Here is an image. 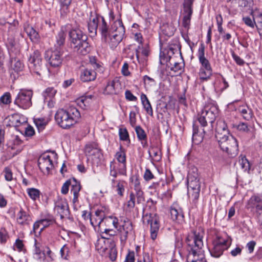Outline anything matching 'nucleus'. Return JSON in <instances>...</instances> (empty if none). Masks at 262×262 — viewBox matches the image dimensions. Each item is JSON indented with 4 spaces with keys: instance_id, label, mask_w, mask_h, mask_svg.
<instances>
[{
    "instance_id": "f257e3e1",
    "label": "nucleus",
    "mask_w": 262,
    "mask_h": 262,
    "mask_svg": "<svg viewBox=\"0 0 262 262\" xmlns=\"http://www.w3.org/2000/svg\"><path fill=\"white\" fill-rule=\"evenodd\" d=\"M204 232L203 231H195L192 236H189L187 238V242L188 246L191 247V250L188 255L187 262H205L204 257H199L198 252L204 246L203 238Z\"/></svg>"
},
{
    "instance_id": "f03ea898",
    "label": "nucleus",
    "mask_w": 262,
    "mask_h": 262,
    "mask_svg": "<svg viewBox=\"0 0 262 262\" xmlns=\"http://www.w3.org/2000/svg\"><path fill=\"white\" fill-rule=\"evenodd\" d=\"M80 117L79 111L75 107L71 106L67 110L57 111L55 119L57 123L63 128L67 129L75 124Z\"/></svg>"
},
{
    "instance_id": "7ed1b4c3",
    "label": "nucleus",
    "mask_w": 262,
    "mask_h": 262,
    "mask_svg": "<svg viewBox=\"0 0 262 262\" xmlns=\"http://www.w3.org/2000/svg\"><path fill=\"white\" fill-rule=\"evenodd\" d=\"M69 34L71 46L75 52L82 55L89 53L91 48L85 34L78 29H73L69 32Z\"/></svg>"
},
{
    "instance_id": "20e7f679",
    "label": "nucleus",
    "mask_w": 262,
    "mask_h": 262,
    "mask_svg": "<svg viewBox=\"0 0 262 262\" xmlns=\"http://www.w3.org/2000/svg\"><path fill=\"white\" fill-rule=\"evenodd\" d=\"M213 248L210 251L211 255L215 257H219L227 250L231 244V240L228 238L217 236L214 241Z\"/></svg>"
},
{
    "instance_id": "39448f33",
    "label": "nucleus",
    "mask_w": 262,
    "mask_h": 262,
    "mask_svg": "<svg viewBox=\"0 0 262 262\" xmlns=\"http://www.w3.org/2000/svg\"><path fill=\"white\" fill-rule=\"evenodd\" d=\"M199 122L202 127H204L207 125V120L204 119V117L201 114H198V118L196 120L193 121V134L192 141L195 144H199L203 140L204 136L205 134L204 129H202V132H199V126L198 125Z\"/></svg>"
},
{
    "instance_id": "423d86ee",
    "label": "nucleus",
    "mask_w": 262,
    "mask_h": 262,
    "mask_svg": "<svg viewBox=\"0 0 262 262\" xmlns=\"http://www.w3.org/2000/svg\"><path fill=\"white\" fill-rule=\"evenodd\" d=\"M32 91L20 90L15 99L14 104L20 108L28 109L32 105Z\"/></svg>"
},
{
    "instance_id": "0eeeda50",
    "label": "nucleus",
    "mask_w": 262,
    "mask_h": 262,
    "mask_svg": "<svg viewBox=\"0 0 262 262\" xmlns=\"http://www.w3.org/2000/svg\"><path fill=\"white\" fill-rule=\"evenodd\" d=\"M120 225L118 227V231L120 236L121 243L124 244L128 238V235L132 234L133 225L132 222L127 218L121 220Z\"/></svg>"
},
{
    "instance_id": "6e6552de",
    "label": "nucleus",
    "mask_w": 262,
    "mask_h": 262,
    "mask_svg": "<svg viewBox=\"0 0 262 262\" xmlns=\"http://www.w3.org/2000/svg\"><path fill=\"white\" fill-rule=\"evenodd\" d=\"M29 68L31 71L40 75L42 67V60L40 53L36 50L30 55L28 60Z\"/></svg>"
},
{
    "instance_id": "1a4fd4ad",
    "label": "nucleus",
    "mask_w": 262,
    "mask_h": 262,
    "mask_svg": "<svg viewBox=\"0 0 262 262\" xmlns=\"http://www.w3.org/2000/svg\"><path fill=\"white\" fill-rule=\"evenodd\" d=\"M225 144L221 143V141H218L221 149L230 155L234 156L238 152V144L236 139L232 136H229L225 138Z\"/></svg>"
},
{
    "instance_id": "9d476101",
    "label": "nucleus",
    "mask_w": 262,
    "mask_h": 262,
    "mask_svg": "<svg viewBox=\"0 0 262 262\" xmlns=\"http://www.w3.org/2000/svg\"><path fill=\"white\" fill-rule=\"evenodd\" d=\"M55 156L52 154V156L43 154L38 159V165L40 170L45 174H49L54 167V163L53 159Z\"/></svg>"
},
{
    "instance_id": "9b49d317",
    "label": "nucleus",
    "mask_w": 262,
    "mask_h": 262,
    "mask_svg": "<svg viewBox=\"0 0 262 262\" xmlns=\"http://www.w3.org/2000/svg\"><path fill=\"white\" fill-rule=\"evenodd\" d=\"M144 219L150 225V234L152 240H155L157 237L160 228V221L158 216L155 213L146 214Z\"/></svg>"
},
{
    "instance_id": "f8f14e48",
    "label": "nucleus",
    "mask_w": 262,
    "mask_h": 262,
    "mask_svg": "<svg viewBox=\"0 0 262 262\" xmlns=\"http://www.w3.org/2000/svg\"><path fill=\"white\" fill-rule=\"evenodd\" d=\"M62 52L59 49L48 50L46 53L45 57L49 58L50 64L54 68H58L61 66L62 62Z\"/></svg>"
},
{
    "instance_id": "ddd939ff",
    "label": "nucleus",
    "mask_w": 262,
    "mask_h": 262,
    "mask_svg": "<svg viewBox=\"0 0 262 262\" xmlns=\"http://www.w3.org/2000/svg\"><path fill=\"white\" fill-rule=\"evenodd\" d=\"M188 189H200L198 169L196 167L192 168L188 172L187 176Z\"/></svg>"
},
{
    "instance_id": "4468645a",
    "label": "nucleus",
    "mask_w": 262,
    "mask_h": 262,
    "mask_svg": "<svg viewBox=\"0 0 262 262\" xmlns=\"http://www.w3.org/2000/svg\"><path fill=\"white\" fill-rule=\"evenodd\" d=\"M110 168V175L114 178H116L118 174L126 175V164L117 162L116 161L114 160L111 162Z\"/></svg>"
},
{
    "instance_id": "2eb2a0df",
    "label": "nucleus",
    "mask_w": 262,
    "mask_h": 262,
    "mask_svg": "<svg viewBox=\"0 0 262 262\" xmlns=\"http://www.w3.org/2000/svg\"><path fill=\"white\" fill-rule=\"evenodd\" d=\"M109 33L114 35L117 38L123 39L125 33V28L121 19L115 21L109 29Z\"/></svg>"
},
{
    "instance_id": "dca6fc26",
    "label": "nucleus",
    "mask_w": 262,
    "mask_h": 262,
    "mask_svg": "<svg viewBox=\"0 0 262 262\" xmlns=\"http://www.w3.org/2000/svg\"><path fill=\"white\" fill-rule=\"evenodd\" d=\"M104 210L103 208L98 209L95 212L94 215H91L90 217L91 224L94 228L98 226L100 231H102L101 226L103 223L104 217L105 216Z\"/></svg>"
},
{
    "instance_id": "f3484780",
    "label": "nucleus",
    "mask_w": 262,
    "mask_h": 262,
    "mask_svg": "<svg viewBox=\"0 0 262 262\" xmlns=\"http://www.w3.org/2000/svg\"><path fill=\"white\" fill-rule=\"evenodd\" d=\"M56 93V90L53 87L47 88L42 92V95L44 98V102L47 103L49 108L53 107L55 104V96Z\"/></svg>"
},
{
    "instance_id": "a211bd4d",
    "label": "nucleus",
    "mask_w": 262,
    "mask_h": 262,
    "mask_svg": "<svg viewBox=\"0 0 262 262\" xmlns=\"http://www.w3.org/2000/svg\"><path fill=\"white\" fill-rule=\"evenodd\" d=\"M205 48L203 43H201L198 49V57L202 67L200 69L212 70L210 63L209 60L205 56Z\"/></svg>"
},
{
    "instance_id": "6ab92c4d",
    "label": "nucleus",
    "mask_w": 262,
    "mask_h": 262,
    "mask_svg": "<svg viewBox=\"0 0 262 262\" xmlns=\"http://www.w3.org/2000/svg\"><path fill=\"white\" fill-rule=\"evenodd\" d=\"M85 153L87 156L92 158L94 156L97 158H100L102 155L100 149L95 142L90 143L85 145Z\"/></svg>"
},
{
    "instance_id": "aec40b11",
    "label": "nucleus",
    "mask_w": 262,
    "mask_h": 262,
    "mask_svg": "<svg viewBox=\"0 0 262 262\" xmlns=\"http://www.w3.org/2000/svg\"><path fill=\"white\" fill-rule=\"evenodd\" d=\"M120 83L118 80H110L107 82L103 90V94L105 95H113L119 93Z\"/></svg>"
},
{
    "instance_id": "412c9836",
    "label": "nucleus",
    "mask_w": 262,
    "mask_h": 262,
    "mask_svg": "<svg viewBox=\"0 0 262 262\" xmlns=\"http://www.w3.org/2000/svg\"><path fill=\"white\" fill-rule=\"evenodd\" d=\"M103 223H104L107 228H106L104 229H102V232H103L106 234H109L111 231H112L113 228H118V220L115 216H104Z\"/></svg>"
},
{
    "instance_id": "4be33fe9",
    "label": "nucleus",
    "mask_w": 262,
    "mask_h": 262,
    "mask_svg": "<svg viewBox=\"0 0 262 262\" xmlns=\"http://www.w3.org/2000/svg\"><path fill=\"white\" fill-rule=\"evenodd\" d=\"M134 189L137 196V204L143 203L145 201V198L143 191L141 189L140 182L137 178L133 180Z\"/></svg>"
},
{
    "instance_id": "5701e85b",
    "label": "nucleus",
    "mask_w": 262,
    "mask_h": 262,
    "mask_svg": "<svg viewBox=\"0 0 262 262\" xmlns=\"http://www.w3.org/2000/svg\"><path fill=\"white\" fill-rule=\"evenodd\" d=\"M126 183L122 180H117L116 178L112 180V187L117 192V194L122 196L125 191V186Z\"/></svg>"
},
{
    "instance_id": "b1692460",
    "label": "nucleus",
    "mask_w": 262,
    "mask_h": 262,
    "mask_svg": "<svg viewBox=\"0 0 262 262\" xmlns=\"http://www.w3.org/2000/svg\"><path fill=\"white\" fill-rule=\"evenodd\" d=\"M55 209L60 214L61 217L67 215L68 213V204L65 200L60 199L55 204Z\"/></svg>"
},
{
    "instance_id": "393cba45",
    "label": "nucleus",
    "mask_w": 262,
    "mask_h": 262,
    "mask_svg": "<svg viewBox=\"0 0 262 262\" xmlns=\"http://www.w3.org/2000/svg\"><path fill=\"white\" fill-rule=\"evenodd\" d=\"M16 221L19 225H29L32 221V219L28 213L21 209L17 213Z\"/></svg>"
},
{
    "instance_id": "a878e982",
    "label": "nucleus",
    "mask_w": 262,
    "mask_h": 262,
    "mask_svg": "<svg viewBox=\"0 0 262 262\" xmlns=\"http://www.w3.org/2000/svg\"><path fill=\"white\" fill-rule=\"evenodd\" d=\"M10 56L11 69L16 73L22 71L24 68V64L20 59L17 57H14L12 53H10Z\"/></svg>"
},
{
    "instance_id": "bb28decb",
    "label": "nucleus",
    "mask_w": 262,
    "mask_h": 262,
    "mask_svg": "<svg viewBox=\"0 0 262 262\" xmlns=\"http://www.w3.org/2000/svg\"><path fill=\"white\" fill-rule=\"evenodd\" d=\"M204 110L206 112L205 115L208 116L207 120L208 122L212 124L218 114V109L214 105H207L204 107Z\"/></svg>"
},
{
    "instance_id": "cd10ccee",
    "label": "nucleus",
    "mask_w": 262,
    "mask_h": 262,
    "mask_svg": "<svg viewBox=\"0 0 262 262\" xmlns=\"http://www.w3.org/2000/svg\"><path fill=\"white\" fill-rule=\"evenodd\" d=\"M96 78V73L93 70L84 69L81 72L80 78L83 82H89L94 80Z\"/></svg>"
},
{
    "instance_id": "c85d7f7f",
    "label": "nucleus",
    "mask_w": 262,
    "mask_h": 262,
    "mask_svg": "<svg viewBox=\"0 0 262 262\" xmlns=\"http://www.w3.org/2000/svg\"><path fill=\"white\" fill-rule=\"evenodd\" d=\"M71 192L73 194V203L76 205L78 203V197L79 196V191L81 189L80 183L77 182L75 179L72 180L71 184Z\"/></svg>"
},
{
    "instance_id": "c756f323",
    "label": "nucleus",
    "mask_w": 262,
    "mask_h": 262,
    "mask_svg": "<svg viewBox=\"0 0 262 262\" xmlns=\"http://www.w3.org/2000/svg\"><path fill=\"white\" fill-rule=\"evenodd\" d=\"M99 18L96 15H90L88 24V30L92 36H95L97 33Z\"/></svg>"
},
{
    "instance_id": "7c9ffc66",
    "label": "nucleus",
    "mask_w": 262,
    "mask_h": 262,
    "mask_svg": "<svg viewBox=\"0 0 262 262\" xmlns=\"http://www.w3.org/2000/svg\"><path fill=\"white\" fill-rule=\"evenodd\" d=\"M249 207L256 208L257 210L262 209V193L251 197L248 201Z\"/></svg>"
},
{
    "instance_id": "2f4dec72",
    "label": "nucleus",
    "mask_w": 262,
    "mask_h": 262,
    "mask_svg": "<svg viewBox=\"0 0 262 262\" xmlns=\"http://www.w3.org/2000/svg\"><path fill=\"white\" fill-rule=\"evenodd\" d=\"M67 32L65 28L62 27L56 36V43L54 45L55 49H60V48L63 46L65 42Z\"/></svg>"
},
{
    "instance_id": "473e14b6",
    "label": "nucleus",
    "mask_w": 262,
    "mask_h": 262,
    "mask_svg": "<svg viewBox=\"0 0 262 262\" xmlns=\"http://www.w3.org/2000/svg\"><path fill=\"white\" fill-rule=\"evenodd\" d=\"M171 219L179 224L184 221V214L181 208L171 207L170 209Z\"/></svg>"
},
{
    "instance_id": "72a5a7b5",
    "label": "nucleus",
    "mask_w": 262,
    "mask_h": 262,
    "mask_svg": "<svg viewBox=\"0 0 262 262\" xmlns=\"http://www.w3.org/2000/svg\"><path fill=\"white\" fill-rule=\"evenodd\" d=\"M92 101V96H82L76 100V104L84 110L88 107Z\"/></svg>"
},
{
    "instance_id": "f704fd0d",
    "label": "nucleus",
    "mask_w": 262,
    "mask_h": 262,
    "mask_svg": "<svg viewBox=\"0 0 262 262\" xmlns=\"http://www.w3.org/2000/svg\"><path fill=\"white\" fill-rule=\"evenodd\" d=\"M237 111L242 116L243 118L246 120H249L252 117V111L246 105L239 106L237 108Z\"/></svg>"
},
{
    "instance_id": "c9c22d12",
    "label": "nucleus",
    "mask_w": 262,
    "mask_h": 262,
    "mask_svg": "<svg viewBox=\"0 0 262 262\" xmlns=\"http://www.w3.org/2000/svg\"><path fill=\"white\" fill-rule=\"evenodd\" d=\"M24 29L32 41L37 42L39 41V34L32 26L27 25L25 27Z\"/></svg>"
},
{
    "instance_id": "e433bc0d",
    "label": "nucleus",
    "mask_w": 262,
    "mask_h": 262,
    "mask_svg": "<svg viewBox=\"0 0 262 262\" xmlns=\"http://www.w3.org/2000/svg\"><path fill=\"white\" fill-rule=\"evenodd\" d=\"M103 39L112 49L116 48L122 40L118 37H116L115 36L110 33L107 36L106 38H103Z\"/></svg>"
},
{
    "instance_id": "4c0bfd02",
    "label": "nucleus",
    "mask_w": 262,
    "mask_h": 262,
    "mask_svg": "<svg viewBox=\"0 0 262 262\" xmlns=\"http://www.w3.org/2000/svg\"><path fill=\"white\" fill-rule=\"evenodd\" d=\"M141 100L142 105L146 113L150 116H153V110L151 104L146 95L143 93L141 95Z\"/></svg>"
},
{
    "instance_id": "58836bf2",
    "label": "nucleus",
    "mask_w": 262,
    "mask_h": 262,
    "mask_svg": "<svg viewBox=\"0 0 262 262\" xmlns=\"http://www.w3.org/2000/svg\"><path fill=\"white\" fill-rule=\"evenodd\" d=\"M137 196L136 192H131L129 195V200L124 205V209L126 211L131 212L135 206V202Z\"/></svg>"
},
{
    "instance_id": "ea45409f",
    "label": "nucleus",
    "mask_w": 262,
    "mask_h": 262,
    "mask_svg": "<svg viewBox=\"0 0 262 262\" xmlns=\"http://www.w3.org/2000/svg\"><path fill=\"white\" fill-rule=\"evenodd\" d=\"M228 129L227 124L223 120H219L216 123V126L215 128L216 134L215 137L216 139H221V132H224V130Z\"/></svg>"
},
{
    "instance_id": "a19ab883",
    "label": "nucleus",
    "mask_w": 262,
    "mask_h": 262,
    "mask_svg": "<svg viewBox=\"0 0 262 262\" xmlns=\"http://www.w3.org/2000/svg\"><path fill=\"white\" fill-rule=\"evenodd\" d=\"M239 165L241 169L245 172H249L250 169V165L245 156H240L238 160Z\"/></svg>"
},
{
    "instance_id": "79ce46f5",
    "label": "nucleus",
    "mask_w": 262,
    "mask_h": 262,
    "mask_svg": "<svg viewBox=\"0 0 262 262\" xmlns=\"http://www.w3.org/2000/svg\"><path fill=\"white\" fill-rule=\"evenodd\" d=\"M71 2L72 0H59L62 15L66 14L68 13Z\"/></svg>"
},
{
    "instance_id": "37998d69",
    "label": "nucleus",
    "mask_w": 262,
    "mask_h": 262,
    "mask_svg": "<svg viewBox=\"0 0 262 262\" xmlns=\"http://www.w3.org/2000/svg\"><path fill=\"white\" fill-rule=\"evenodd\" d=\"M99 29L101 32L102 38H106L107 36L109 34V30L103 17L102 18V23Z\"/></svg>"
},
{
    "instance_id": "c03bdc74",
    "label": "nucleus",
    "mask_w": 262,
    "mask_h": 262,
    "mask_svg": "<svg viewBox=\"0 0 262 262\" xmlns=\"http://www.w3.org/2000/svg\"><path fill=\"white\" fill-rule=\"evenodd\" d=\"M200 189H188V195L189 198L191 199L192 202L195 204L199 198Z\"/></svg>"
},
{
    "instance_id": "a18cd8bd",
    "label": "nucleus",
    "mask_w": 262,
    "mask_h": 262,
    "mask_svg": "<svg viewBox=\"0 0 262 262\" xmlns=\"http://www.w3.org/2000/svg\"><path fill=\"white\" fill-rule=\"evenodd\" d=\"M40 221V224H41V227L38 231L39 234L43 230L44 228L49 226L51 225H52L54 223V220L53 217H49L46 219H41Z\"/></svg>"
},
{
    "instance_id": "49530a36",
    "label": "nucleus",
    "mask_w": 262,
    "mask_h": 262,
    "mask_svg": "<svg viewBox=\"0 0 262 262\" xmlns=\"http://www.w3.org/2000/svg\"><path fill=\"white\" fill-rule=\"evenodd\" d=\"M150 156L155 161H159L161 159V153L158 148H152L149 150Z\"/></svg>"
},
{
    "instance_id": "de8ad7c7",
    "label": "nucleus",
    "mask_w": 262,
    "mask_h": 262,
    "mask_svg": "<svg viewBox=\"0 0 262 262\" xmlns=\"http://www.w3.org/2000/svg\"><path fill=\"white\" fill-rule=\"evenodd\" d=\"M161 29L163 33L168 36L173 35L175 31L174 28L172 25L169 24L163 25L161 27Z\"/></svg>"
},
{
    "instance_id": "09e8293b",
    "label": "nucleus",
    "mask_w": 262,
    "mask_h": 262,
    "mask_svg": "<svg viewBox=\"0 0 262 262\" xmlns=\"http://www.w3.org/2000/svg\"><path fill=\"white\" fill-rule=\"evenodd\" d=\"M115 158L117 160V162L126 164L125 152L122 147H120L119 151L116 152Z\"/></svg>"
},
{
    "instance_id": "8fccbe9b",
    "label": "nucleus",
    "mask_w": 262,
    "mask_h": 262,
    "mask_svg": "<svg viewBox=\"0 0 262 262\" xmlns=\"http://www.w3.org/2000/svg\"><path fill=\"white\" fill-rule=\"evenodd\" d=\"M27 192L30 198L33 200H36L39 198L40 191L34 188H30L27 189Z\"/></svg>"
},
{
    "instance_id": "3c124183",
    "label": "nucleus",
    "mask_w": 262,
    "mask_h": 262,
    "mask_svg": "<svg viewBox=\"0 0 262 262\" xmlns=\"http://www.w3.org/2000/svg\"><path fill=\"white\" fill-rule=\"evenodd\" d=\"M169 64L170 66V70L175 72L181 71L182 68V64L174 61V57L170 58Z\"/></svg>"
},
{
    "instance_id": "603ef678",
    "label": "nucleus",
    "mask_w": 262,
    "mask_h": 262,
    "mask_svg": "<svg viewBox=\"0 0 262 262\" xmlns=\"http://www.w3.org/2000/svg\"><path fill=\"white\" fill-rule=\"evenodd\" d=\"M119 136L121 140L130 142L128 133L126 128H120L119 129Z\"/></svg>"
},
{
    "instance_id": "864d4df0",
    "label": "nucleus",
    "mask_w": 262,
    "mask_h": 262,
    "mask_svg": "<svg viewBox=\"0 0 262 262\" xmlns=\"http://www.w3.org/2000/svg\"><path fill=\"white\" fill-rule=\"evenodd\" d=\"M212 74V70H200L199 75L201 79L207 80L210 77Z\"/></svg>"
},
{
    "instance_id": "5fc2aeb1",
    "label": "nucleus",
    "mask_w": 262,
    "mask_h": 262,
    "mask_svg": "<svg viewBox=\"0 0 262 262\" xmlns=\"http://www.w3.org/2000/svg\"><path fill=\"white\" fill-rule=\"evenodd\" d=\"M136 132L138 138L140 141L146 140L147 136L145 131L140 126H136Z\"/></svg>"
},
{
    "instance_id": "6e6d98bb",
    "label": "nucleus",
    "mask_w": 262,
    "mask_h": 262,
    "mask_svg": "<svg viewBox=\"0 0 262 262\" xmlns=\"http://www.w3.org/2000/svg\"><path fill=\"white\" fill-rule=\"evenodd\" d=\"M144 84L147 88H150L151 86L156 85V82L154 79L149 77L147 75H145L143 77Z\"/></svg>"
},
{
    "instance_id": "4d7b16f0",
    "label": "nucleus",
    "mask_w": 262,
    "mask_h": 262,
    "mask_svg": "<svg viewBox=\"0 0 262 262\" xmlns=\"http://www.w3.org/2000/svg\"><path fill=\"white\" fill-rule=\"evenodd\" d=\"M242 19L245 24L251 28L253 29L256 26V21L254 17L252 19L249 16H245L243 17Z\"/></svg>"
},
{
    "instance_id": "13d9d810",
    "label": "nucleus",
    "mask_w": 262,
    "mask_h": 262,
    "mask_svg": "<svg viewBox=\"0 0 262 262\" xmlns=\"http://www.w3.org/2000/svg\"><path fill=\"white\" fill-rule=\"evenodd\" d=\"M34 123L39 130H42L47 125V122L45 119L37 118L34 120Z\"/></svg>"
},
{
    "instance_id": "bf43d9fd",
    "label": "nucleus",
    "mask_w": 262,
    "mask_h": 262,
    "mask_svg": "<svg viewBox=\"0 0 262 262\" xmlns=\"http://www.w3.org/2000/svg\"><path fill=\"white\" fill-rule=\"evenodd\" d=\"M192 12H184V16L183 18V26L185 28L189 27L191 15Z\"/></svg>"
},
{
    "instance_id": "052dcab7",
    "label": "nucleus",
    "mask_w": 262,
    "mask_h": 262,
    "mask_svg": "<svg viewBox=\"0 0 262 262\" xmlns=\"http://www.w3.org/2000/svg\"><path fill=\"white\" fill-rule=\"evenodd\" d=\"M45 253L42 252L40 249H35L34 253V258L38 261L44 260Z\"/></svg>"
},
{
    "instance_id": "680f3d73",
    "label": "nucleus",
    "mask_w": 262,
    "mask_h": 262,
    "mask_svg": "<svg viewBox=\"0 0 262 262\" xmlns=\"http://www.w3.org/2000/svg\"><path fill=\"white\" fill-rule=\"evenodd\" d=\"M69 248L67 245H64L60 250L61 257L64 259H68L69 257Z\"/></svg>"
},
{
    "instance_id": "e2e57ef3",
    "label": "nucleus",
    "mask_w": 262,
    "mask_h": 262,
    "mask_svg": "<svg viewBox=\"0 0 262 262\" xmlns=\"http://www.w3.org/2000/svg\"><path fill=\"white\" fill-rule=\"evenodd\" d=\"M193 0H185L184 3V12H192V6Z\"/></svg>"
},
{
    "instance_id": "0e129e2a",
    "label": "nucleus",
    "mask_w": 262,
    "mask_h": 262,
    "mask_svg": "<svg viewBox=\"0 0 262 262\" xmlns=\"http://www.w3.org/2000/svg\"><path fill=\"white\" fill-rule=\"evenodd\" d=\"M45 253V257L44 260H46L48 261H52L54 259V254L51 251V250L47 247L46 250L43 251Z\"/></svg>"
},
{
    "instance_id": "69168bd1",
    "label": "nucleus",
    "mask_w": 262,
    "mask_h": 262,
    "mask_svg": "<svg viewBox=\"0 0 262 262\" xmlns=\"http://www.w3.org/2000/svg\"><path fill=\"white\" fill-rule=\"evenodd\" d=\"M236 128L239 132L243 133H248L250 128L247 123L242 122L235 126Z\"/></svg>"
},
{
    "instance_id": "338daca9",
    "label": "nucleus",
    "mask_w": 262,
    "mask_h": 262,
    "mask_svg": "<svg viewBox=\"0 0 262 262\" xmlns=\"http://www.w3.org/2000/svg\"><path fill=\"white\" fill-rule=\"evenodd\" d=\"M251 15L253 17L255 18V21H257V24L262 23V13L256 10L252 11Z\"/></svg>"
},
{
    "instance_id": "774afa93",
    "label": "nucleus",
    "mask_w": 262,
    "mask_h": 262,
    "mask_svg": "<svg viewBox=\"0 0 262 262\" xmlns=\"http://www.w3.org/2000/svg\"><path fill=\"white\" fill-rule=\"evenodd\" d=\"M0 102L5 104H9L11 102V95L9 93H5L0 98Z\"/></svg>"
}]
</instances>
